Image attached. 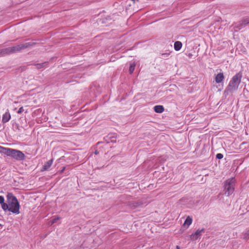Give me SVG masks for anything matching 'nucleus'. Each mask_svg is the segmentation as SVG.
<instances>
[{
	"mask_svg": "<svg viewBox=\"0 0 249 249\" xmlns=\"http://www.w3.org/2000/svg\"><path fill=\"white\" fill-rule=\"evenodd\" d=\"M7 203L3 204V210L4 211H9L18 214L20 213V205L17 198L12 193H8L7 195Z\"/></svg>",
	"mask_w": 249,
	"mask_h": 249,
	"instance_id": "nucleus-1",
	"label": "nucleus"
},
{
	"mask_svg": "<svg viewBox=\"0 0 249 249\" xmlns=\"http://www.w3.org/2000/svg\"><path fill=\"white\" fill-rule=\"evenodd\" d=\"M0 152L6 155L7 156L12 157L17 160H22L25 159V155L21 151L12 149L0 147Z\"/></svg>",
	"mask_w": 249,
	"mask_h": 249,
	"instance_id": "nucleus-2",
	"label": "nucleus"
},
{
	"mask_svg": "<svg viewBox=\"0 0 249 249\" xmlns=\"http://www.w3.org/2000/svg\"><path fill=\"white\" fill-rule=\"evenodd\" d=\"M242 73L241 71L234 75L230 80L227 87V89L230 91L236 90L238 89L241 81Z\"/></svg>",
	"mask_w": 249,
	"mask_h": 249,
	"instance_id": "nucleus-3",
	"label": "nucleus"
},
{
	"mask_svg": "<svg viewBox=\"0 0 249 249\" xmlns=\"http://www.w3.org/2000/svg\"><path fill=\"white\" fill-rule=\"evenodd\" d=\"M235 180L233 178L227 179L225 182V194L227 196L231 195L234 191Z\"/></svg>",
	"mask_w": 249,
	"mask_h": 249,
	"instance_id": "nucleus-4",
	"label": "nucleus"
},
{
	"mask_svg": "<svg viewBox=\"0 0 249 249\" xmlns=\"http://www.w3.org/2000/svg\"><path fill=\"white\" fill-rule=\"evenodd\" d=\"M27 46H25V45L22 44L20 45H18L17 46H14L12 47H10L8 48H6L4 50H3L2 52V53L4 54L5 53H10L12 52H16L17 51H18L21 49H23L26 47H27Z\"/></svg>",
	"mask_w": 249,
	"mask_h": 249,
	"instance_id": "nucleus-5",
	"label": "nucleus"
},
{
	"mask_svg": "<svg viewBox=\"0 0 249 249\" xmlns=\"http://www.w3.org/2000/svg\"><path fill=\"white\" fill-rule=\"evenodd\" d=\"M205 231L204 229H202L201 230H197L195 233H192L191 235V239L193 240H196L199 236H200L202 232H204Z\"/></svg>",
	"mask_w": 249,
	"mask_h": 249,
	"instance_id": "nucleus-6",
	"label": "nucleus"
},
{
	"mask_svg": "<svg viewBox=\"0 0 249 249\" xmlns=\"http://www.w3.org/2000/svg\"><path fill=\"white\" fill-rule=\"evenodd\" d=\"M224 79V74L222 72H219L217 74L214 78L216 83L219 84L222 82Z\"/></svg>",
	"mask_w": 249,
	"mask_h": 249,
	"instance_id": "nucleus-7",
	"label": "nucleus"
},
{
	"mask_svg": "<svg viewBox=\"0 0 249 249\" xmlns=\"http://www.w3.org/2000/svg\"><path fill=\"white\" fill-rule=\"evenodd\" d=\"M193 219L192 218L189 216H188L183 223V226L185 227L186 229H187L190 225L192 223Z\"/></svg>",
	"mask_w": 249,
	"mask_h": 249,
	"instance_id": "nucleus-8",
	"label": "nucleus"
},
{
	"mask_svg": "<svg viewBox=\"0 0 249 249\" xmlns=\"http://www.w3.org/2000/svg\"><path fill=\"white\" fill-rule=\"evenodd\" d=\"M11 118V115L9 112H5L2 116V122L3 123H7Z\"/></svg>",
	"mask_w": 249,
	"mask_h": 249,
	"instance_id": "nucleus-9",
	"label": "nucleus"
},
{
	"mask_svg": "<svg viewBox=\"0 0 249 249\" xmlns=\"http://www.w3.org/2000/svg\"><path fill=\"white\" fill-rule=\"evenodd\" d=\"M243 239L247 241L249 240V229H247L243 233Z\"/></svg>",
	"mask_w": 249,
	"mask_h": 249,
	"instance_id": "nucleus-10",
	"label": "nucleus"
},
{
	"mask_svg": "<svg viewBox=\"0 0 249 249\" xmlns=\"http://www.w3.org/2000/svg\"><path fill=\"white\" fill-rule=\"evenodd\" d=\"M154 111L156 113H161L164 111V107L162 106L157 105L154 107Z\"/></svg>",
	"mask_w": 249,
	"mask_h": 249,
	"instance_id": "nucleus-11",
	"label": "nucleus"
},
{
	"mask_svg": "<svg viewBox=\"0 0 249 249\" xmlns=\"http://www.w3.org/2000/svg\"><path fill=\"white\" fill-rule=\"evenodd\" d=\"M53 163V160L51 159L48 160L43 166V169L44 170H48L52 165Z\"/></svg>",
	"mask_w": 249,
	"mask_h": 249,
	"instance_id": "nucleus-12",
	"label": "nucleus"
},
{
	"mask_svg": "<svg viewBox=\"0 0 249 249\" xmlns=\"http://www.w3.org/2000/svg\"><path fill=\"white\" fill-rule=\"evenodd\" d=\"M182 43L180 41H177L174 43V49L176 51H179L182 47Z\"/></svg>",
	"mask_w": 249,
	"mask_h": 249,
	"instance_id": "nucleus-13",
	"label": "nucleus"
},
{
	"mask_svg": "<svg viewBox=\"0 0 249 249\" xmlns=\"http://www.w3.org/2000/svg\"><path fill=\"white\" fill-rule=\"evenodd\" d=\"M142 205V203L140 202H134L131 204V207L132 208H136Z\"/></svg>",
	"mask_w": 249,
	"mask_h": 249,
	"instance_id": "nucleus-14",
	"label": "nucleus"
},
{
	"mask_svg": "<svg viewBox=\"0 0 249 249\" xmlns=\"http://www.w3.org/2000/svg\"><path fill=\"white\" fill-rule=\"evenodd\" d=\"M135 64H132L130 65V66L129 67V72L130 73H133V72L135 70Z\"/></svg>",
	"mask_w": 249,
	"mask_h": 249,
	"instance_id": "nucleus-15",
	"label": "nucleus"
},
{
	"mask_svg": "<svg viewBox=\"0 0 249 249\" xmlns=\"http://www.w3.org/2000/svg\"><path fill=\"white\" fill-rule=\"evenodd\" d=\"M0 204H1V208L3 209V204H6L4 202V198L3 196H0Z\"/></svg>",
	"mask_w": 249,
	"mask_h": 249,
	"instance_id": "nucleus-16",
	"label": "nucleus"
},
{
	"mask_svg": "<svg viewBox=\"0 0 249 249\" xmlns=\"http://www.w3.org/2000/svg\"><path fill=\"white\" fill-rule=\"evenodd\" d=\"M60 218L58 216H57L55 218H54L52 221H51V224H53L55 223H56L58 220H59Z\"/></svg>",
	"mask_w": 249,
	"mask_h": 249,
	"instance_id": "nucleus-17",
	"label": "nucleus"
},
{
	"mask_svg": "<svg viewBox=\"0 0 249 249\" xmlns=\"http://www.w3.org/2000/svg\"><path fill=\"white\" fill-rule=\"evenodd\" d=\"M248 23H249V19L247 18L245 19L242 21V25H245Z\"/></svg>",
	"mask_w": 249,
	"mask_h": 249,
	"instance_id": "nucleus-18",
	"label": "nucleus"
},
{
	"mask_svg": "<svg viewBox=\"0 0 249 249\" xmlns=\"http://www.w3.org/2000/svg\"><path fill=\"white\" fill-rule=\"evenodd\" d=\"M216 157L218 159H221L223 158V155L221 153H218L216 154Z\"/></svg>",
	"mask_w": 249,
	"mask_h": 249,
	"instance_id": "nucleus-19",
	"label": "nucleus"
},
{
	"mask_svg": "<svg viewBox=\"0 0 249 249\" xmlns=\"http://www.w3.org/2000/svg\"><path fill=\"white\" fill-rule=\"evenodd\" d=\"M24 111V109H23V107H20L18 111V114H20L21 113H22L23 111Z\"/></svg>",
	"mask_w": 249,
	"mask_h": 249,
	"instance_id": "nucleus-20",
	"label": "nucleus"
},
{
	"mask_svg": "<svg viewBox=\"0 0 249 249\" xmlns=\"http://www.w3.org/2000/svg\"><path fill=\"white\" fill-rule=\"evenodd\" d=\"M47 65L46 63H42L41 64H38L37 67L40 68L41 67H43V65Z\"/></svg>",
	"mask_w": 249,
	"mask_h": 249,
	"instance_id": "nucleus-21",
	"label": "nucleus"
},
{
	"mask_svg": "<svg viewBox=\"0 0 249 249\" xmlns=\"http://www.w3.org/2000/svg\"><path fill=\"white\" fill-rule=\"evenodd\" d=\"M65 169V167H63V168L62 169L61 171V173H62Z\"/></svg>",
	"mask_w": 249,
	"mask_h": 249,
	"instance_id": "nucleus-22",
	"label": "nucleus"
},
{
	"mask_svg": "<svg viewBox=\"0 0 249 249\" xmlns=\"http://www.w3.org/2000/svg\"><path fill=\"white\" fill-rule=\"evenodd\" d=\"M176 249H180V247H179L178 246H177V247H176Z\"/></svg>",
	"mask_w": 249,
	"mask_h": 249,
	"instance_id": "nucleus-23",
	"label": "nucleus"
},
{
	"mask_svg": "<svg viewBox=\"0 0 249 249\" xmlns=\"http://www.w3.org/2000/svg\"><path fill=\"white\" fill-rule=\"evenodd\" d=\"M132 1H133V2L135 3V0H132Z\"/></svg>",
	"mask_w": 249,
	"mask_h": 249,
	"instance_id": "nucleus-24",
	"label": "nucleus"
}]
</instances>
